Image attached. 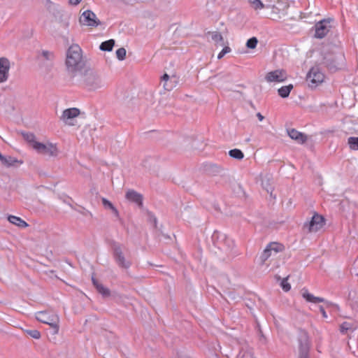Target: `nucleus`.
I'll return each instance as SVG.
<instances>
[{
	"mask_svg": "<svg viewBox=\"0 0 358 358\" xmlns=\"http://www.w3.org/2000/svg\"><path fill=\"white\" fill-rule=\"evenodd\" d=\"M65 64L67 71L72 76H76L78 73L82 72L85 69V62L83 60L82 50L79 45L73 44L69 48Z\"/></svg>",
	"mask_w": 358,
	"mask_h": 358,
	"instance_id": "obj_1",
	"label": "nucleus"
},
{
	"mask_svg": "<svg viewBox=\"0 0 358 358\" xmlns=\"http://www.w3.org/2000/svg\"><path fill=\"white\" fill-rule=\"evenodd\" d=\"M289 6L287 0H266V8L271 10V18L275 21L287 15Z\"/></svg>",
	"mask_w": 358,
	"mask_h": 358,
	"instance_id": "obj_2",
	"label": "nucleus"
},
{
	"mask_svg": "<svg viewBox=\"0 0 358 358\" xmlns=\"http://www.w3.org/2000/svg\"><path fill=\"white\" fill-rule=\"evenodd\" d=\"M79 82L80 85L88 90L98 89L101 85L99 77L90 69H84L80 72Z\"/></svg>",
	"mask_w": 358,
	"mask_h": 358,
	"instance_id": "obj_3",
	"label": "nucleus"
},
{
	"mask_svg": "<svg viewBox=\"0 0 358 358\" xmlns=\"http://www.w3.org/2000/svg\"><path fill=\"white\" fill-rule=\"evenodd\" d=\"M38 321L48 324L52 329L54 334H57L59 329V317L53 313L48 311H39L36 314Z\"/></svg>",
	"mask_w": 358,
	"mask_h": 358,
	"instance_id": "obj_4",
	"label": "nucleus"
},
{
	"mask_svg": "<svg viewBox=\"0 0 358 358\" xmlns=\"http://www.w3.org/2000/svg\"><path fill=\"white\" fill-rule=\"evenodd\" d=\"M334 27V20L333 18L323 19L315 24L314 36L316 38H323L327 36Z\"/></svg>",
	"mask_w": 358,
	"mask_h": 358,
	"instance_id": "obj_5",
	"label": "nucleus"
},
{
	"mask_svg": "<svg viewBox=\"0 0 358 358\" xmlns=\"http://www.w3.org/2000/svg\"><path fill=\"white\" fill-rule=\"evenodd\" d=\"M324 74L317 66L312 67L306 76V81L309 87L315 88L322 84L324 80Z\"/></svg>",
	"mask_w": 358,
	"mask_h": 358,
	"instance_id": "obj_6",
	"label": "nucleus"
},
{
	"mask_svg": "<svg viewBox=\"0 0 358 358\" xmlns=\"http://www.w3.org/2000/svg\"><path fill=\"white\" fill-rule=\"evenodd\" d=\"M325 224L324 217L315 213L311 220L305 223L303 229L308 233H315L320 230Z\"/></svg>",
	"mask_w": 358,
	"mask_h": 358,
	"instance_id": "obj_7",
	"label": "nucleus"
},
{
	"mask_svg": "<svg viewBox=\"0 0 358 358\" xmlns=\"http://www.w3.org/2000/svg\"><path fill=\"white\" fill-rule=\"evenodd\" d=\"M34 150L39 154L48 155L50 157H56L59 154V150L57 144L50 142H48L47 143L40 142L35 143Z\"/></svg>",
	"mask_w": 358,
	"mask_h": 358,
	"instance_id": "obj_8",
	"label": "nucleus"
},
{
	"mask_svg": "<svg viewBox=\"0 0 358 358\" xmlns=\"http://www.w3.org/2000/svg\"><path fill=\"white\" fill-rule=\"evenodd\" d=\"M79 22L81 25L90 27H96L100 24V21L96 15L90 10H85L81 14Z\"/></svg>",
	"mask_w": 358,
	"mask_h": 358,
	"instance_id": "obj_9",
	"label": "nucleus"
},
{
	"mask_svg": "<svg viewBox=\"0 0 358 358\" xmlns=\"http://www.w3.org/2000/svg\"><path fill=\"white\" fill-rule=\"evenodd\" d=\"M80 112L77 108H71L64 110L60 116V120L69 126L75 125V118L79 116Z\"/></svg>",
	"mask_w": 358,
	"mask_h": 358,
	"instance_id": "obj_10",
	"label": "nucleus"
},
{
	"mask_svg": "<svg viewBox=\"0 0 358 358\" xmlns=\"http://www.w3.org/2000/svg\"><path fill=\"white\" fill-rule=\"evenodd\" d=\"M287 79V72L283 69H276L268 72L265 80L268 83H282Z\"/></svg>",
	"mask_w": 358,
	"mask_h": 358,
	"instance_id": "obj_11",
	"label": "nucleus"
},
{
	"mask_svg": "<svg viewBox=\"0 0 358 358\" xmlns=\"http://www.w3.org/2000/svg\"><path fill=\"white\" fill-rule=\"evenodd\" d=\"M285 249V247L283 245L278 243H271L269 245H267L266 249L264 250L262 255V262H265L267 260L273 253L275 255L278 252H282Z\"/></svg>",
	"mask_w": 358,
	"mask_h": 358,
	"instance_id": "obj_12",
	"label": "nucleus"
},
{
	"mask_svg": "<svg viewBox=\"0 0 358 358\" xmlns=\"http://www.w3.org/2000/svg\"><path fill=\"white\" fill-rule=\"evenodd\" d=\"M10 62L6 57H0V83L6 82L9 77Z\"/></svg>",
	"mask_w": 358,
	"mask_h": 358,
	"instance_id": "obj_13",
	"label": "nucleus"
},
{
	"mask_svg": "<svg viewBox=\"0 0 358 358\" xmlns=\"http://www.w3.org/2000/svg\"><path fill=\"white\" fill-rule=\"evenodd\" d=\"M114 256L115 261L120 266L127 268L131 266V262L124 258L122 250L120 247H116L115 248Z\"/></svg>",
	"mask_w": 358,
	"mask_h": 358,
	"instance_id": "obj_14",
	"label": "nucleus"
},
{
	"mask_svg": "<svg viewBox=\"0 0 358 358\" xmlns=\"http://www.w3.org/2000/svg\"><path fill=\"white\" fill-rule=\"evenodd\" d=\"M301 295L306 301L310 303H319L325 301L324 298L315 296L313 294H310L306 288L301 289Z\"/></svg>",
	"mask_w": 358,
	"mask_h": 358,
	"instance_id": "obj_15",
	"label": "nucleus"
},
{
	"mask_svg": "<svg viewBox=\"0 0 358 358\" xmlns=\"http://www.w3.org/2000/svg\"><path fill=\"white\" fill-rule=\"evenodd\" d=\"M287 132L289 136L299 143L303 144L307 141V136L304 134L299 132L294 129H289Z\"/></svg>",
	"mask_w": 358,
	"mask_h": 358,
	"instance_id": "obj_16",
	"label": "nucleus"
},
{
	"mask_svg": "<svg viewBox=\"0 0 358 358\" xmlns=\"http://www.w3.org/2000/svg\"><path fill=\"white\" fill-rule=\"evenodd\" d=\"M126 199L129 201L138 204L139 206H142V196L134 190L130 189L126 193Z\"/></svg>",
	"mask_w": 358,
	"mask_h": 358,
	"instance_id": "obj_17",
	"label": "nucleus"
},
{
	"mask_svg": "<svg viewBox=\"0 0 358 358\" xmlns=\"http://www.w3.org/2000/svg\"><path fill=\"white\" fill-rule=\"evenodd\" d=\"M8 220L10 223L22 228H25L28 226L27 223L19 217L10 215Z\"/></svg>",
	"mask_w": 358,
	"mask_h": 358,
	"instance_id": "obj_18",
	"label": "nucleus"
},
{
	"mask_svg": "<svg viewBox=\"0 0 358 358\" xmlns=\"http://www.w3.org/2000/svg\"><path fill=\"white\" fill-rule=\"evenodd\" d=\"M293 87V85L292 84L281 87L278 90L279 96H281L282 98L288 97Z\"/></svg>",
	"mask_w": 358,
	"mask_h": 358,
	"instance_id": "obj_19",
	"label": "nucleus"
},
{
	"mask_svg": "<svg viewBox=\"0 0 358 358\" xmlns=\"http://www.w3.org/2000/svg\"><path fill=\"white\" fill-rule=\"evenodd\" d=\"M24 138L29 144V145L34 149L35 143H38V141L36 140L35 136L31 133H24L22 134Z\"/></svg>",
	"mask_w": 358,
	"mask_h": 358,
	"instance_id": "obj_20",
	"label": "nucleus"
},
{
	"mask_svg": "<svg viewBox=\"0 0 358 358\" xmlns=\"http://www.w3.org/2000/svg\"><path fill=\"white\" fill-rule=\"evenodd\" d=\"M114 45L115 41L113 39H110L108 41L101 43L100 45V49L103 51H110L112 50Z\"/></svg>",
	"mask_w": 358,
	"mask_h": 358,
	"instance_id": "obj_21",
	"label": "nucleus"
},
{
	"mask_svg": "<svg viewBox=\"0 0 358 358\" xmlns=\"http://www.w3.org/2000/svg\"><path fill=\"white\" fill-rule=\"evenodd\" d=\"M248 2L255 10H261L266 8V4L263 3L260 0H248Z\"/></svg>",
	"mask_w": 358,
	"mask_h": 358,
	"instance_id": "obj_22",
	"label": "nucleus"
},
{
	"mask_svg": "<svg viewBox=\"0 0 358 358\" xmlns=\"http://www.w3.org/2000/svg\"><path fill=\"white\" fill-rule=\"evenodd\" d=\"M230 157L237 159H242L244 157V155L241 150L238 149H233L229 152Z\"/></svg>",
	"mask_w": 358,
	"mask_h": 358,
	"instance_id": "obj_23",
	"label": "nucleus"
},
{
	"mask_svg": "<svg viewBox=\"0 0 358 358\" xmlns=\"http://www.w3.org/2000/svg\"><path fill=\"white\" fill-rule=\"evenodd\" d=\"M349 147L352 150H358V137H350L348 139Z\"/></svg>",
	"mask_w": 358,
	"mask_h": 358,
	"instance_id": "obj_24",
	"label": "nucleus"
},
{
	"mask_svg": "<svg viewBox=\"0 0 358 358\" xmlns=\"http://www.w3.org/2000/svg\"><path fill=\"white\" fill-rule=\"evenodd\" d=\"M0 160L2 162V164L6 166H12L16 162V160H15L12 157L7 158V157L3 156L1 153H0Z\"/></svg>",
	"mask_w": 358,
	"mask_h": 358,
	"instance_id": "obj_25",
	"label": "nucleus"
},
{
	"mask_svg": "<svg viewBox=\"0 0 358 358\" xmlns=\"http://www.w3.org/2000/svg\"><path fill=\"white\" fill-rule=\"evenodd\" d=\"M94 285L96 286L99 292L101 293L103 295H108L109 290L105 288L102 285L98 283L94 279H92Z\"/></svg>",
	"mask_w": 358,
	"mask_h": 358,
	"instance_id": "obj_26",
	"label": "nucleus"
},
{
	"mask_svg": "<svg viewBox=\"0 0 358 358\" xmlns=\"http://www.w3.org/2000/svg\"><path fill=\"white\" fill-rule=\"evenodd\" d=\"M211 38L213 41H215L216 43H222L223 42V36L222 34L219 32L214 31L211 34Z\"/></svg>",
	"mask_w": 358,
	"mask_h": 358,
	"instance_id": "obj_27",
	"label": "nucleus"
},
{
	"mask_svg": "<svg viewBox=\"0 0 358 358\" xmlns=\"http://www.w3.org/2000/svg\"><path fill=\"white\" fill-rule=\"evenodd\" d=\"M25 332L35 339H39L41 337L40 331L36 329L26 330Z\"/></svg>",
	"mask_w": 358,
	"mask_h": 358,
	"instance_id": "obj_28",
	"label": "nucleus"
},
{
	"mask_svg": "<svg viewBox=\"0 0 358 358\" xmlns=\"http://www.w3.org/2000/svg\"><path fill=\"white\" fill-rule=\"evenodd\" d=\"M257 43H258V41H257V38L252 37V38H250L249 40H248L246 45L248 48L253 49V48H256Z\"/></svg>",
	"mask_w": 358,
	"mask_h": 358,
	"instance_id": "obj_29",
	"label": "nucleus"
},
{
	"mask_svg": "<svg viewBox=\"0 0 358 358\" xmlns=\"http://www.w3.org/2000/svg\"><path fill=\"white\" fill-rule=\"evenodd\" d=\"M301 355L299 358H308V344L305 343L301 345Z\"/></svg>",
	"mask_w": 358,
	"mask_h": 358,
	"instance_id": "obj_30",
	"label": "nucleus"
},
{
	"mask_svg": "<svg viewBox=\"0 0 358 358\" xmlns=\"http://www.w3.org/2000/svg\"><path fill=\"white\" fill-rule=\"evenodd\" d=\"M116 55L120 60L124 59L126 57V50L124 48L117 49L116 51Z\"/></svg>",
	"mask_w": 358,
	"mask_h": 358,
	"instance_id": "obj_31",
	"label": "nucleus"
},
{
	"mask_svg": "<svg viewBox=\"0 0 358 358\" xmlns=\"http://www.w3.org/2000/svg\"><path fill=\"white\" fill-rule=\"evenodd\" d=\"M102 202L104 206L110 208L116 215L118 214L117 209L109 201L106 199H103Z\"/></svg>",
	"mask_w": 358,
	"mask_h": 358,
	"instance_id": "obj_32",
	"label": "nucleus"
},
{
	"mask_svg": "<svg viewBox=\"0 0 358 358\" xmlns=\"http://www.w3.org/2000/svg\"><path fill=\"white\" fill-rule=\"evenodd\" d=\"M281 287L285 292H288L290 290L291 285L287 281V278H285L282 280Z\"/></svg>",
	"mask_w": 358,
	"mask_h": 358,
	"instance_id": "obj_33",
	"label": "nucleus"
},
{
	"mask_svg": "<svg viewBox=\"0 0 358 358\" xmlns=\"http://www.w3.org/2000/svg\"><path fill=\"white\" fill-rule=\"evenodd\" d=\"M231 52V48L228 46L224 47L217 55V59H222L227 53Z\"/></svg>",
	"mask_w": 358,
	"mask_h": 358,
	"instance_id": "obj_34",
	"label": "nucleus"
},
{
	"mask_svg": "<svg viewBox=\"0 0 358 358\" xmlns=\"http://www.w3.org/2000/svg\"><path fill=\"white\" fill-rule=\"evenodd\" d=\"M350 328V325L348 322H343L340 327L342 333H345Z\"/></svg>",
	"mask_w": 358,
	"mask_h": 358,
	"instance_id": "obj_35",
	"label": "nucleus"
},
{
	"mask_svg": "<svg viewBox=\"0 0 358 358\" xmlns=\"http://www.w3.org/2000/svg\"><path fill=\"white\" fill-rule=\"evenodd\" d=\"M43 56L46 59H52L53 58V55L52 53L50 52H48V51H43Z\"/></svg>",
	"mask_w": 358,
	"mask_h": 358,
	"instance_id": "obj_36",
	"label": "nucleus"
},
{
	"mask_svg": "<svg viewBox=\"0 0 358 358\" xmlns=\"http://www.w3.org/2000/svg\"><path fill=\"white\" fill-rule=\"evenodd\" d=\"M319 308H320V313H322V317H323L324 318H327V313H326V311H325V310H324V307H323V306H320Z\"/></svg>",
	"mask_w": 358,
	"mask_h": 358,
	"instance_id": "obj_37",
	"label": "nucleus"
},
{
	"mask_svg": "<svg viewBox=\"0 0 358 358\" xmlns=\"http://www.w3.org/2000/svg\"><path fill=\"white\" fill-rule=\"evenodd\" d=\"M82 0H69V3L71 5H78Z\"/></svg>",
	"mask_w": 358,
	"mask_h": 358,
	"instance_id": "obj_38",
	"label": "nucleus"
},
{
	"mask_svg": "<svg viewBox=\"0 0 358 358\" xmlns=\"http://www.w3.org/2000/svg\"><path fill=\"white\" fill-rule=\"evenodd\" d=\"M257 117H258L259 121H262L264 118V117L260 113H258L257 114Z\"/></svg>",
	"mask_w": 358,
	"mask_h": 358,
	"instance_id": "obj_39",
	"label": "nucleus"
},
{
	"mask_svg": "<svg viewBox=\"0 0 358 358\" xmlns=\"http://www.w3.org/2000/svg\"><path fill=\"white\" fill-rule=\"evenodd\" d=\"M169 78V76L168 74L165 73L163 77H162V80H165V81H167Z\"/></svg>",
	"mask_w": 358,
	"mask_h": 358,
	"instance_id": "obj_40",
	"label": "nucleus"
}]
</instances>
